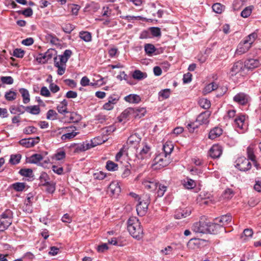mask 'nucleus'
Here are the masks:
<instances>
[{"label":"nucleus","instance_id":"f257e3e1","mask_svg":"<svg viewBox=\"0 0 261 261\" xmlns=\"http://www.w3.org/2000/svg\"><path fill=\"white\" fill-rule=\"evenodd\" d=\"M127 229L134 238L139 240L143 237V228L139 219L136 217H131L128 219Z\"/></svg>","mask_w":261,"mask_h":261},{"label":"nucleus","instance_id":"f03ea898","mask_svg":"<svg viewBox=\"0 0 261 261\" xmlns=\"http://www.w3.org/2000/svg\"><path fill=\"white\" fill-rule=\"evenodd\" d=\"M230 215H223L213 219V234L226 232L225 225H228L231 221Z\"/></svg>","mask_w":261,"mask_h":261},{"label":"nucleus","instance_id":"7ed1b4c3","mask_svg":"<svg viewBox=\"0 0 261 261\" xmlns=\"http://www.w3.org/2000/svg\"><path fill=\"white\" fill-rule=\"evenodd\" d=\"M224 84L220 75H213V96L219 98L226 93L227 88Z\"/></svg>","mask_w":261,"mask_h":261},{"label":"nucleus","instance_id":"20e7f679","mask_svg":"<svg viewBox=\"0 0 261 261\" xmlns=\"http://www.w3.org/2000/svg\"><path fill=\"white\" fill-rule=\"evenodd\" d=\"M211 223L210 220L205 216L200 218L199 222L194 223L192 229L196 233H210Z\"/></svg>","mask_w":261,"mask_h":261},{"label":"nucleus","instance_id":"39448f33","mask_svg":"<svg viewBox=\"0 0 261 261\" xmlns=\"http://www.w3.org/2000/svg\"><path fill=\"white\" fill-rule=\"evenodd\" d=\"M139 203L136 206V211L138 215L143 216L146 213L148 206L150 203L149 197L148 195H143L141 198H139Z\"/></svg>","mask_w":261,"mask_h":261},{"label":"nucleus","instance_id":"423d86ee","mask_svg":"<svg viewBox=\"0 0 261 261\" xmlns=\"http://www.w3.org/2000/svg\"><path fill=\"white\" fill-rule=\"evenodd\" d=\"M140 146V149L138 148L136 149L135 154L139 160H143L150 156L151 148L146 142H143Z\"/></svg>","mask_w":261,"mask_h":261},{"label":"nucleus","instance_id":"0eeeda50","mask_svg":"<svg viewBox=\"0 0 261 261\" xmlns=\"http://www.w3.org/2000/svg\"><path fill=\"white\" fill-rule=\"evenodd\" d=\"M245 120L244 115H237L234 120L233 125L239 133H243L247 129V126L245 123Z\"/></svg>","mask_w":261,"mask_h":261},{"label":"nucleus","instance_id":"6e6552de","mask_svg":"<svg viewBox=\"0 0 261 261\" xmlns=\"http://www.w3.org/2000/svg\"><path fill=\"white\" fill-rule=\"evenodd\" d=\"M141 140V137L139 134L135 133L130 135L127 141V145L128 146L127 149H138V147L140 146Z\"/></svg>","mask_w":261,"mask_h":261},{"label":"nucleus","instance_id":"1a4fd4ad","mask_svg":"<svg viewBox=\"0 0 261 261\" xmlns=\"http://www.w3.org/2000/svg\"><path fill=\"white\" fill-rule=\"evenodd\" d=\"M235 166L240 171L246 172L251 169V164L248 159L242 156L237 160Z\"/></svg>","mask_w":261,"mask_h":261},{"label":"nucleus","instance_id":"9d476101","mask_svg":"<svg viewBox=\"0 0 261 261\" xmlns=\"http://www.w3.org/2000/svg\"><path fill=\"white\" fill-rule=\"evenodd\" d=\"M57 55V51L52 48L48 49L44 54H40L37 60L40 63H45Z\"/></svg>","mask_w":261,"mask_h":261},{"label":"nucleus","instance_id":"9b49d317","mask_svg":"<svg viewBox=\"0 0 261 261\" xmlns=\"http://www.w3.org/2000/svg\"><path fill=\"white\" fill-rule=\"evenodd\" d=\"M245 67L248 70H252L261 65V57L249 58L244 62Z\"/></svg>","mask_w":261,"mask_h":261},{"label":"nucleus","instance_id":"f8f14e48","mask_svg":"<svg viewBox=\"0 0 261 261\" xmlns=\"http://www.w3.org/2000/svg\"><path fill=\"white\" fill-rule=\"evenodd\" d=\"M233 100L239 105L245 106L249 101L250 97L245 93L240 92L233 96Z\"/></svg>","mask_w":261,"mask_h":261},{"label":"nucleus","instance_id":"ddd939ff","mask_svg":"<svg viewBox=\"0 0 261 261\" xmlns=\"http://www.w3.org/2000/svg\"><path fill=\"white\" fill-rule=\"evenodd\" d=\"M154 162V165H158L160 168L167 166L170 163V160L168 156H164V154L161 153L156 156Z\"/></svg>","mask_w":261,"mask_h":261},{"label":"nucleus","instance_id":"4468645a","mask_svg":"<svg viewBox=\"0 0 261 261\" xmlns=\"http://www.w3.org/2000/svg\"><path fill=\"white\" fill-rule=\"evenodd\" d=\"M245 69L244 63L241 61H239L234 63L231 68L230 73L231 76L236 75L239 73H240V75H241L242 72L244 71Z\"/></svg>","mask_w":261,"mask_h":261},{"label":"nucleus","instance_id":"2eb2a0df","mask_svg":"<svg viewBox=\"0 0 261 261\" xmlns=\"http://www.w3.org/2000/svg\"><path fill=\"white\" fill-rule=\"evenodd\" d=\"M39 141V137H37L35 138H30L28 139H22L19 141V143L26 148H31L38 143Z\"/></svg>","mask_w":261,"mask_h":261},{"label":"nucleus","instance_id":"dca6fc26","mask_svg":"<svg viewBox=\"0 0 261 261\" xmlns=\"http://www.w3.org/2000/svg\"><path fill=\"white\" fill-rule=\"evenodd\" d=\"M211 112L210 111H205L199 114L196 120V122L199 123V124L201 125L203 124H208L210 122V116Z\"/></svg>","mask_w":261,"mask_h":261},{"label":"nucleus","instance_id":"f3484780","mask_svg":"<svg viewBox=\"0 0 261 261\" xmlns=\"http://www.w3.org/2000/svg\"><path fill=\"white\" fill-rule=\"evenodd\" d=\"M251 47L250 45L243 40L238 44L236 53L238 55L243 54L248 51Z\"/></svg>","mask_w":261,"mask_h":261},{"label":"nucleus","instance_id":"a211bd4d","mask_svg":"<svg viewBox=\"0 0 261 261\" xmlns=\"http://www.w3.org/2000/svg\"><path fill=\"white\" fill-rule=\"evenodd\" d=\"M108 191L113 195H118L121 192V188L117 181L112 182L108 188Z\"/></svg>","mask_w":261,"mask_h":261},{"label":"nucleus","instance_id":"6ab92c4d","mask_svg":"<svg viewBox=\"0 0 261 261\" xmlns=\"http://www.w3.org/2000/svg\"><path fill=\"white\" fill-rule=\"evenodd\" d=\"M72 55V51L70 49H66L63 55L56 56L54 58H57L60 62L63 63H66L69 58Z\"/></svg>","mask_w":261,"mask_h":261},{"label":"nucleus","instance_id":"aec40b11","mask_svg":"<svg viewBox=\"0 0 261 261\" xmlns=\"http://www.w3.org/2000/svg\"><path fill=\"white\" fill-rule=\"evenodd\" d=\"M54 65L56 67L58 68L57 73L59 75H63L66 70V63H63L60 62V61H58L57 59V58H54Z\"/></svg>","mask_w":261,"mask_h":261},{"label":"nucleus","instance_id":"412c9836","mask_svg":"<svg viewBox=\"0 0 261 261\" xmlns=\"http://www.w3.org/2000/svg\"><path fill=\"white\" fill-rule=\"evenodd\" d=\"M174 148V146L172 142L167 141L163 146L164 152L162 153L164 156H169L172 152Z\"/></svg>","mask_w":261,"mask_h":261},{"label":"nucleus","instance_id":"4be33fe9","mask_svg":"<svg viewBox=\"0 0 261 261\" xmlns=\"http://www.w3.org/2000/svg\"><path fill=\"white\" fill-rule=\"evenodd\" d=\"M144 187L147 190L151 191H155L158 187V182L154 181L144 180L142 182Z\"/></svg>","mask_w":261,"mask_h":261},{"label":"nucleus","instance_id":"5701e85b","mask_svg":"<svg viewBox=\"0 0 261 261\" xmlns=\"http://www.w3.org/2000/svg\"><path fill=\"white\" fill-rule=\"evenodd\" d=\"M124 99L129 103H138L141 101L139 95L134 94H129L124 98Z\"/></svg>","mask_w":261,"mask_h":261},{"label":"nucleus","instance_id":"b1692460","mask_svg":"<svg viewBox=\"0 0 261 261\" xmlns=\"http://www.w3.org/2000/svg\"><path fill=\"white\" fill-rule=\"evenodd\" d=\"M223 151V147L219 144L213 145V159L219 158Z\"/></svg>","mask_w":261,"mask_h":261},{"label":"nucleus","instance_id":"393cba45","mask_svg":"<svg viewBox=\"0 0 261 261\" xmlns=\"http://www.w3.org/2000/svg\"><path fill=\"white\" fill-rule=\"evenodd\" d=\"M134 108H127L121 113L120 116L121 119H120L119 121H122L123 119H129L130 117H133V114H134Z\"/></svg>","mask_w":261,"mask_h":261},{"label":"nucleus","instance_id":"a878e982","mask_svg":"<svg viewBox=\"0 0 261 261\" xmlns=\"http://www.w3.org/2000/svg\"><path fill=\"white\" fill-rule=\"evenodd\" d=\"M25 183L17 182L11 185L10 186V188L13 189L16 192H22L25 188Z\"/></svg>","mask_w":261,"mask_h":261},{"label":"nucleus","instance_id":"bb28decb","mask_svg":"<svg viewBox=\"0 0 261 261\" xmlns=\"http://www.w3.org/2000/svg\"><path fill=\"white\" fill-rule=\"evenodd\" d=\"M67 105L68 102L66 100L64 99L61 101L57 107L58 112L62 114L67 113Z\"/></svg>","mask_w":261,"mask_h":261},{"label":"nucleus","instance_id":"cd10ccee","mask_svg":"<svg viewBox=\"0 0 261 261\" xmlns=\"http://www.w3.org/2000/svg\"><path fill=\"white\" fill-rule=\"evenodd\" d=\"M134 114H133V117L135 118H141L145 115V114L146 112L145 109L144 108H134Z\"/></svg>","mask_w":261,"mask_h":261},{"label":"nucleus","instance_id":"c85d7f7f","mask_svg":"<svg viewBox=\"0 0 261 261\" xmlns=\"http://www.w3.org/2000/svg\"><path fill=\"white\" fill-rule=\"evenodd\" d=\"M79 37L86 42H89L92 40L91 34L88 31L80 32Z\"/></svg>","mask_w":261,"mask_h":261},{"label":"nucleus","instance_id":"c756f323","mask_svg":"<svg viewBox=\"0 0 261 261\" xmlns=\"http://www.w3.org/2000/svg\"><path fill=\"white\" fill-rule=\"evenodd\" d=\"M43 160V156L40 154H34L30 158L29 162L32 164H38Z\"/></svg>","mask_w":261,"mask_h":261},{"label":"nucleus","instance_id":"7c9ffc66","mask_svg":"<svg viewBox=\"0 0 261 261\" xmlns=\"http://www.w3.org/2000/svg\"><path fill=\"white\" fill-rule=\"evenodd\" d=\"M19 91L23 98V103L25 104L29 103L30 100L29 91L24 88H20Z\"/></svg>","mask_w":261,"mask_h":261},{"label":"nucleus","instance_id":"2f4dec72","mask_svg":"<svg viewBox=\"0 0 261 261\" xmlns=\"http://www.w3.org/2000/svg\"><path fill=\"white\" fill-rule=\"evenodd\" d=\"M257 37V34L256 33L253 32L247 37H246L243 40H244L246 43H247L251 46H252L253 42L255 41V39Z\"/></svg>","mask_w":261,"mask_h":261},{"label":"nucleus","instance_id":"473e14b6","mask_svg":"<svg viewBox=\"0 0 261 261\" xmlns=\"http://www.w3.org/2000/svg\"><path fill=\"white\" fill-rule=\"evenodd\" d=\"M45 40L53 44H57L59 41L58 38L52 34H46L45 35Z\"/></svg>","mask_w":261,"mask_h":261},{"label":"nucleus","instance_id":"72a5a7b5","mask_svg":"<svg viewBox=\"0 0 261 261\" xmlns=\"http://www.w3.org/2000/svg\"><path fill=\"white\" fill-rule=\"evenodd\" d=\"M12 220L3 219L0 220V231H3L7 229L8 227L12 224Z\"/></svg>","mask_w":261,"mask_h":261},{"label":"nucleus","instance_id":"f704fd0d","mask_svg":"<svg viewBox=\"0 0 261 261\" xmlns=\"http://www.w3.org/2000/svg\"><path fill=\"white\" fill-rule=\"evenodd\" d=\"M182 185L184 187L187 189H193L196 186V184L194 180L187 178L186 180L182 181Z\"/></svg>","mask_w":261,"mask_h":261},{"label":"nucleus","instance_id":"c9c22d12","mask_svg":"<svg viewBox=\"0 0 261 261\" xmlns=\"http://www.w3.org/2000/svg\"><path fill=\"white\" fill-rule=\"evenodd\" d=\"M225 9V6L220 3L213 4V12L217 14H221Z\"/></svg>","mask_w":261,"mask_h":261},{"label":"nucleus","instance_id":"e433bc0d","mask_svg":"<svg viewBox=\"0 0 261 261\" xmlns=\"http://www.w3.org/2000/svg\"><path fill=\"white\" fill-rule=\"evenodd\" d=\"M24 110H25V107L22 105L18 107L12 106L10 108V111L13 114H16L17 113L23 114L24 112Z\"/></svg>","mask_w":261,"mask_h":261},{"label":"nucleus","instance_id":"4c0bfd02","mask_svg":"<svg viewBox=\"0 0 261 261\" xmlns=\"http://www.w3.org/2000/svg\"><path fill=\"white\" fill-rule=\"evenodd\" d=\"M25 111L32 114L38 115L40 112V109L38 106H28L25 107Z\"/></svg>","mask_w":261,"mask_h":261},{"label":"nucleus","instance_id":"58836bf2","mask_svg":"<svg viewBox=\"0 0 261 261\" xmlns=\"http://www.w3.org/2000/svg\"><path fill=\"white\" fill-rule=\"evenodd\" d=\"M199 105L204 109H208L211 107V101L204 98H200L198 100Z\"/></svg>","mask_w":261,"mask_h":261},{"label":"nucleus","instance_id":"ea45409f","mask_svg":"<svg viewBox=\"0 0 261 261\" xmlns=\"http://www.w3.org/2000/svg\"><path fill=\"white\" fill-rule=\"evenodd\" d=\"M106 168L109 171H114L118 170V166L114 162L109 160L106 163Z\"/></svg>","mask_w":261,"mask_h":261},{"label":"nucleus","instance_id":"a19ab883","mask_svg":"<svg viewBox=\"0 0 261 261\" xmlns=\"http://www.w3.org/2000/svg\"><path fill=\"white\" fill-rule=\"evenodd\" d=\"M253 235V231L251 229L246 228L245 229L243 234L241 236V238L244 241H246L250 239Z\"/></svg>","mask_w":261,"mask_h":261},{"label":"nucleus","instance_id":"79ce46f5","mask_svg":"<svg viewBox=\"0 0 261 261\" xmlns=\"http://www.w3.org/2000/svg\"><path fill=\"white\" fill-rule=\"evenodd\" d=\"M144 50L146 54L151 56L155 51L156 48L154 45L148 43L144 45Z\"/></svg>","mask_w":261,"mask_h":261},{"label":"nucleus","instance_id":"37998d69","mask_svg":"<svg viewBox=\"0 0 261 261\" xmlns=\"http://www.w3.org/2000/svg\"><path fill=\"white\" fill-rule=\"evenodd\" d=\"M254 7L253 6H249L246 7L241 13V16L243 18H247L249 17Z\"/></svg>","mask_w":261,"mask_h":261},{"label":"nucleus","instance_id":"c03bdc74","mask_svg":"<svg viewBox=\"0 0 261 261\" xmlns=\"http://www.w3.org/2000/svg\"><path fill=\"white\" fill-rule=\"evenodd\" d=\"M49 179V176L45 172H42L41 173L39 176L40 180V186H44L45 184H46L48 182V180Z\"/></svg>","mask_w":261,"mask_h":261},{"label":"nucleus","instance_id":"a18cd8bd","mask_svg":"<svg viewBox=\"0 0 261 261\" xmlns=\"http://www.w3.org/2000/svg\"><path fill=\"white\" fill-rule=\"evenodd\" d=\"M19 173L23 176L31 177L33 176V170L30 168H22L19 171Z\"/></svg>","mask_w":261,"mask_h":261},{"label":"nucleus","instance_id":"49530a36","mask_svg":"<svg viewBox=\"0 0 261 261\" xmlns=\"http://www.w3.org/2000/svg\"><path fill=\"white\" fill-rule=\"evenodd\" d=\"M133 77L135 79L141 80L146 77V74L143 73L140 70H136L133 74Z\"/></svg>","mask_w":261,"mask_h":261},{"label":"nucleus","instance_id":"de8ad7c7","mask_svg":"<svg viewBox=\"0 0 261 261\" xmlns=\"http://www.w3.org/2000/svg\"><path fill=\"white\" fill-rule=\"evenodd\" d=\"M21 158V155L20 154H12L9 162L12 165H16L20 162Z\"/></svg>","mask_w":261,"mask_h":261},{"label":"nucleus","instance_id":"09e8293b","mask_svg":"<svg viewBox=\"0 0 261 261\" xmlns=\"http://www.w3.org/2000/svg\"><path fill=\"white\" fill-rule=\"evenodd\" d=\"M44 186L46 187V191L48 193H53L56 190V184L53 181H48Z\"/></svg>","mask_w":261,"mask_h":261},{"label":"nucleus","instance_id":"8fccbe9b","mask_svg":"<svg viewBox=\"0 0 261 261\" xmlns=\"http://www.w3.org/2000/svg\"><path fill=\"white\" fill-rule=\"evenodd\" d=\"M17 93L12 90L6 92L5 95V98L8 101H12L16 99Z\"/></svg>","mask_w":261,"mask_h":261},{"label":"nucleus","instance_id":"3c124183","mask_svg":"<svg viewBox=\"0 0 261 261\" xmlns=\"http://www.w3.org/2000/svg\"><path fill=\"white\" fill-rule=\"evenodd\" d=\"M150 35L153 37H160L161 36V29L158 27H150L149 28Z\"/></svg>","mask_w":261,"mask_h":261},{"label":"nucleus","instance_id":"603ef678","mask_svg":"<svg viewBox=\"0 0 261 261\" xmlns=\"http://www.w3.org/2000/svg\"><path fill=\"white\" fill-rule=\"evenodd\" d=\"M77 134L78 132L66 133L61 136V139L63 141H66L67 140H70L72 138H73Z\"/></svg>","mask_w":261,"mask_h":261},{"label":"nucleus","instance_id":"864d4df0","mask_svg":"<svg viewBox=\"0 0 261 261\" xmlns=\"http://www.w3.org/2000/svg\"><path fill=\"white\" fill-rule=\"evenodd\" d=\"M157 195L158 197H162L165 192L167 190V187L164 185H162L161 184H159L158 183V187L157 188Z\"/></svg>","mask_w":261,"mask_h":261},{"label":"nucleus","instance_id":"5fc2aeb1","mask_svg":"<svg viewBox=\"0 0 261 261\" xmlns=\"http://www.w3.org/2000/svg\"><path fill=\"white\" fill-rule=\"evenodd\" d=\"M170 89H165L159 92V96L161 97L163 99H167L170 96Z\"/></svg>","mask_w":261,"mask_h":261},{"label":"nucleus","instance_id":"6e6d98bb","mask_svg":"<svg viewBox=\"0 0 261 261\" xmlns=\"http://www.w3.org/2000/svg\"><path fill=\"white\" fill-rule=\"evenodd\" d=\"M58 114L52 109L49 110L46 114V118L49 120H55L57 118Z\"/></svg>","mask_w":261,"mask_h":261},{"label":"nucleus","instance_id":"4d7b16f0","mask_svg":"<svg viewBox=\"0 0 261 261\" xmlns=\"http://www.w3.org/2000/svg\"><path fill=\"white\" fill-rule=\"evenodd\" d=\"M190 214V212H188L186 211L185 212L183 210H180L176 212V214L175 215V218L176 219H181L182 218H186L187 216H189Z\"/></svg>","mask_w":261,"mask_h":261},{"label":"nucleus","instance_id":"13d9d810","mask_svg":"<svg viewBox=\"0 0 261 261\" xmlns=\"http://www.w3.org/2000/svg\"><path fill=\"white\" fill-rule=\"evenodd\" d=\"M2 219L12 220L13 213L10 210H6L1 216Z\"/></svg>","mask_w":261,"mask_h":261},{"label":"nucleus","instance_id":"bf43d9fd","mask_svg":"<svg viewBox=\"0 0 261 261\" xmlns=\"http://www.w3.org/2000/svg\"><path fill=\"white\" fill-rule=\"evenodd\" d=\"M247 157L249 160L254 161L256 157L254 153L253 149L251 146H248L247 148Z\"/></svg>","mask_w":261,"mask_h":261},{"label":"nucleus","instance_id":"052dcab7","mask_svg":"<svg viewBox=\"0 0 261 261\" xmlns=\"http://www.w3.org/2000/svg\"><path fill=\"white\" fill-rule=\"evenodd\" d=\"M1 80L3 84L7 85H11L14 82L13 79L10 76H2Z\"/></svg>","mask_w":261,"mask_h":261},{"label":"nucleus","instance_id":"680f3d73","mask_svg":"<svg viewBox=\"0 0 261 261\" xmlns=\"http://www.w3.org/2000/svg\"><path fill=\"white\" fill-rule=\"evenodd\" d=\"M74 29V26L70 23L65 24L62 27L63 31L67 34H70Z\"/></svg>","mask_w":261,"mask_h":261},{"label":"nucleus","instance_id":"e2e57ef3","mask_svg":"<svg viewBox=\"0 0 261 261\" xmlns=\"http://www.w3.org/2000/svg\"><path fill=\"white\" fill-rule=\"evenodd\" d=\"M223 133V129L219 127L213 128V139L220 136Z\"/></svg>","mask_w":261,"mask_h":261},{"label":"nucleus","instance_id":"0e129e2a","mask_svg":"<svg viewBox=\"0 0 261 261\" xmlns=\"http://www.w3.org/2000/svg\"><path fill=\"white\" fill-rule=\"evenodd\" d=\"M24 55V51L20 48H16L13 51V56L17 58H22Z\"/></svg>","mask_w":261,"mask_h":261},{"label":"nucleus","instance_id":"69168bd1","mask_svg":"<svg viewBox=\"0 0 261 261\" xmlns=\"http://www.w3.org/2000/svg\"><path fill=\"white\" fill-rule=\"evenodd\" d=\"M37 130V128L33 126H30L25 127L23 129V133L25 134H31L35 133Z\"/></svg>","mask_w":261,"mask_h":261},{"label":"nucleus","instance_id":"338daca9","mask_svg":"<svg viewBox=\"0 0 261 261\" xmlns=\"http://www.w3.org/2000/svg\"><path fill=\"white\" fill-rule=\"evenodd\" d=\"M151 35L150 32L148 30H144L142 31L140 35L139 38L141 39H144L147 38H150Z\"/></svg>","mask_w":261,"mask_h":261},{"label":"nucleus","instance_id":"774afa93","mask_svg":"<svg viewBox=\"0 0 261 261\" xmlns=\"http://www.w3.org/2000/svg\"><path fill=\"white\" fill-rule=\"evenodd\" d=\"M19 13L23 14L26 17H30L33 15V10L31 8H28L23 11H20Z\"/></svg>","mask_w":261,"mask_h":261}]
</instances>
